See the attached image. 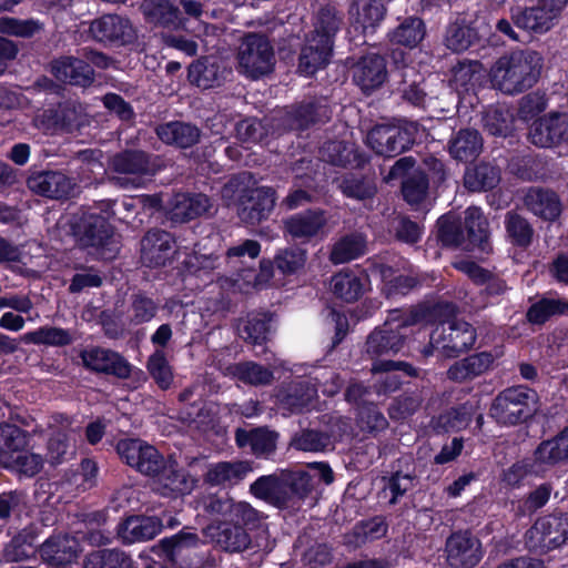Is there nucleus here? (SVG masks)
Returning <instances> with one entry per match:
<instances>
[{"mask_svg": "<svg viewBox=\"0 0 568 568\" xmlns=\"http://www.w3.org/2000/svg\"><path fill=\"white\" fill-rule=\"evenodd\" d=\"M393 93L402 101L414 106L423 108L426 102L427 92L425 88V78L415 67L403 65L394 72Z\"/></svg>", "mask_w": 568, "mask_h": 568, "instance_id": "23", "label": "nucleus"}, {"mask_svg": "<svg viewBox=\"0 0 568 568\" xmlns=\"http://www.w3.org/2000/svg\"><path fill=\"white\" fill-rule=\"evenodd\" d=\"M90 32L97 41L115 45L129 44L136 38L131 21L119 14H104L93 20Z\"/></svg>", "mask_w": 568, "mask_h": 568, "instance_id": "17", "label": "nucleus"}, {"mask_svg": "<svg viewBox=\"0 0 568 568\" xmlns=\"http://www.w3.org/2000/svg\"><path fill=\"white\" fill-rule=\"evenodd\" d=\"M52 429L47 442L45 460L51 466H58L69 462L75 454L72 443L71 419L62 414H55L49 422Z\"/></svg>", "mask_w": 568, "mask_h": 568, "instance_id": "15", "label": "nucleus"}, {"mask_svg": "<svg viewBox=\"0 0 568 568\" xmlns=\"http://www.w3.org/2000/svg\"><path fill=\"white\" fill-rule=\"evenodd\" d=\"M448 152L457 161L471 162L483 151V138L476 129H460L448 141Z\"/></svg>", "mask_w": 568, "mask_h": 568, "instance_id": "37", "label": "nucleus"}, {"mask_svg": "<svg viewBox=\"0 0 568 568\" xmlns=\"http://www.w3.org/2000/svg\"><path fill=\"white\" fill-rule=\"evenodd\" d=\"M27 186L37 195L61 201L73 196L77 182L62 171L43 170L31 173L27 179Z\"/></svg>", "mask_w": 568, "mask_h": 568, "instance_id": "13", "label": "nucleus"}, {"mask_svg": "<svg viewBox=\"0 0 568 568\" xmlns=\"http://www.w3.org/2000/svg\"><path fill=\"white\" fill-rule=\"evenodd\" d=\"M429 181L425 172L416 170L402 182L404 200L409 204L422 203L428 193Z\"/></svg>", "mask_w": 568, "mask_h": 568, "instance_id": "61", "label": "nucleus"}, {"mask_svg": "<svg viewBox=\"0 0 568 568\" xmlns=\"http://www.w3.org/2000/svg\"><path fill=\"white\" fill-rule=\"evenodd\" d=\"M437 237L444 246L463 247L465 243V231L463 220L454 214L442 215L437 221Z\"/></svg>", "mask_w": 568, "mask_h": 568, "instance_id": "52", "label": "nucleus"}, {"mask_svg": "<svg viewBox=\"0 0 568 568\" xmlns=\"http://www.w3.org/2000/svg\"><path fill=\"white\" fill-rule=\"evenodd\" d=\"M146 368L162 389H168L173 382L172 368L163 349H155L149 357Z\"/></svg>", "mask_w": 568, "mask_h": 568, "instance_id": "63", "label": "nucleus"}, {"mask_svg": "<svg viewBox=\"0 0 568 568\" xmlns=\"http://www.w3.org/2000/svg\"><path fill=\"white\" fill-rule=\"evenodd\" d=\"M542 57L534 50H516L504 54L491 65L489 77L495 89L505 94H518L538 81Z\"/></svg>", "mask_w": 568, "mask_h": 568, "instance_id": "2", "label": "nucleus"}, {"mask_svg": "<svg viewBox=\"0 0 568 568\" xmlns=\"http://www.w3.org/2000/svg\"><path fill=\"white\" fill-rule=\"evenodd\" d=\"M415 131L413 125L376 124L368 131L366 143L376 154L394 158L413 146Z\"/></svg>", "mask_w": 568, "mask_h": 568, "instance_id": "9", "label": "nucleus"}, {"mask_svg": "<svg viewBox=\"0 0 568 568\" xmlns=\"http://www.w3.org/2000/svg\"><path fill=\"white\" fill-rule=\"evenodd\" d=\"M320 158L335 166L362 168L367 162V156L358 150L353 142L327 141L320 149Z\"/></svg>", "mask_w": 568, "mask_h": 568, "instance_id": "33", "label": "nucleus"}, {"mask_svg": "<svg viewBox=\"0 0 568 568\" xmlns=\"http://www.w3.org/2000/svg\"><path fill=\"white\" fill-rule=\"evenodd\" d=\"M425 34L424 21L418 17H408L390 32L389 39L393 43L415 48L424 39Z\"/></svg>", "mask_w": 568, "mask_h": 568, "instance_id": "53", "label": "nucleus"}, {"mask_svg": "<svg viewBox=\"0 0 568 568\" xmlns=\"http://www.w3.org/2000/svg\"><path fill=\"white\" fill-rule=\"evenodd\" d=\"M338 190L348 199L372 200L377 193L375 179L357 173H346L338 181Z\"/></svg>", "mask_w": 568, "mask_h": 568, "instance_id": "45", "label": "nucleus"}, {"mask_svg": "<svg viewBox=\"0 0 568 568\" xmlns=\"http://www.w3.org/2000/svg\"><path fill=\"white\" fill-rule=\"evenodd\" d=\"M476 40V30L465 21H456L447 27L445 44L454 52L467 50Z\"/></svg>", "mask_w": 568, "mask_h": 568, "instance_id": "58", "label": "nucleus"}, {"mask_svg": "<svg viewBox=\"0 0 568 568\" xmlns=\"http://www.w3.org/2000/svg\"><path fill=\"white\" fill-rule=\"evenodd\" d=\"M317 386L311 381H298L278 390L276 398L281 408L291 414L302 413L317 397Z\"/></svg>", "mask_w": 568, "mask_h": 568, "instance_id": "35", "label": "nucleus"}, {"mask_svg": "<svg viewBox=\"0 0 568 568\" xmlns=\"http://www.w3.org/2000/svg\"><path fill=\"white\" fill-rule=\"evenodd\" d=\"M331 115L332 110L326 99H318L286 108L278 120L285 130L302 131L313 124L328 121Z\"/></svg>", "mask_w": 568, "mask_h": 568, "instance_id": "14", "label": "nucleus"}, {"mask_svg": "<svg viewBox=\"0 0 568 568\" xmlns=\"http://www.w3.org/2000/svg\"><path fill=\"white\" fill-rule=\"evenodd\" d=\"M568 316V300L541 298L527 310L526 318L532 325H542L552 316Z\"/></svg>", "mask_w": 568, "mask_h": 568, "instance_id": "47", "label": "nucleus"}, {"mask_svg": "<svg viewBox=\"0 0 568 568\" xmlns=\"http://www.w3.org/2000/svg\"><path fill=\"white\" fill-rule=\"evenodd\" d=\"M162 523L153 516H131L118 526V536L123 544L144 542L156 537Z\"/></svg>", "mask_w": 568, "mask_h": 568, "instance_id": "32", "label": "nucleus"}, {"mask_svg": "<svg viewBox=\"0 0 568 568\" xmlns=\"http://www.w3.org/2000/svg\"><path fill=\"white\" fill-rule=\"evenodd\" d=\"M332 50L333 44L327 40L310 36L300 54L298 70L306 75L314 74L327 64Z\"/></svg>", "mask_w": 568, "mask_h": 568, "instance_id": "39", "label": "nucleus"}, {"mask_svg": "<svg viewBox=\"0 0 568 568\" xmlns=\"http://www.w3.org/2000/svg\"><path fill=\"white\" fill-rule=\"evenodd\" d=\"M239 67L252 79L271 73L275 65L274 49L268 38L261 33L243 37L237 52Z\"/></svg>", "mask_w": 568, "mask_h": 568, "instance_id": "8", "label": "nucleus"}, {"mask_svg": "<svg viewBox=\"0 0 568 568\" xmlns=\"http://www.w3.org/2000/svg\"><path fill=\"white\" fill-rule=\"evenodd\" d=\"M396 371H404L407 375H415V368L404 362L379 361L374 363L373 373H384L375 384L377 394H388L398 389L402 381Z\"/></svg>", "mask_w": 568, "mask_h": 568, "instance_id": "44", "label": "nucleus"}, {"mask_svg": "<svg viewBox=\"0 0 568 568\" xmlns=\"http://www.w3.org/2000/svg\"><path fill=\"white\" fill-rule=\"evenodd\" d=\"M407 322H386L381 329H375L367 338V353L372 355H383L389 352H398L404 343Z\"/></svg>", "mask_w": 568, "mask_h": 568, "instance_id": "30", "label": "nucleus"}, {"mask_svg": "<svg viewBox=\"0 0 568 568\" xmlns=\"http://www.w3.org/2000/svg\"><path fill=\"white\" fill-rule=\"evenodd\" d=\"M357 425L361 430L376 435L387 428L388 422L377 406L369 403L359 406L357 413Z\"/></svg>", "mask_w": 568, "mask_h": 568, "instance_id": "64", "label": "nucleus"}, {"mask_svg": "<svg viewBox=\"0 0 568 568\" xmlns=\"http://www.w3.org/2000/svg\"><path fill=\"white\" fill-rule=\"evenodd\" d=\"M161 544L168 559L174 565L183 556L185 550L199 547L202 540L196 532L182 529L176 535L164 538ZM203 544H205L204 540Z\"/></svg>", "mask_w": 568, "mask_h": 568, "instance_id": "55", "label": "nucleus"}, {"mask_svg": "<svg viewBox=\"0 0 568 568\" xmlns=\"http://www.w3.org/2000/svg\"><path fill=\"white\" fill-rule=\"evenodd\" d=\"M568 539V514L549 515L539 518L526 532V544L530 549L550 550L564 545Z\"/></svg>", "mask_w": 568, "mask_h": 568, "instance_id": "11", "label": "nucleus"}, {"mask_svg": "<svg viewBox=\"0 0 568 568\" xmlns=\"http://www.w3.org/2000/svg\"><path fill=\"white\" fill-rule=\"evenodd\" d=\"M155 490L163 497H178L190 494L197 480L181 468L176 460L164 459V466L155 474Z\"/></svg>", "mask_w": 568, "mask_h": 568, "instance_id": "20", "label": "nucleus"}, {"mask_svg": "<svg viewBox=\"0 0 568 568\" xmlns=\"http://www.w3.org/2000/svg\"><path fill=\"white\" fill-rule=\"evenodd\" d=\"M387 74L385 58L378 53H367L353 65V80L365 93L382 87Z\"/></svg>", "mask_w": 568, "mask_h": 568, "instance_id": "24", "label": "nucleus"}, {"mask_svg": "<svg viewBox=\"0 0 568 568\" xmlns=\"http://www.w3.org/2000/svg\"><path fill=\"white\" fill-rule=\"evenodd\" d=\"M499 181V169L487 162H480L473 168H468L464 174V185L470 192L491 190Z\"/></svg>", "mask_w": 568, "mask_h": 568, "instance_id": "46", "label": "nucleus"}, {"mask_svg": "<svg viewBox=\"0 0 568 568\" xmlns=\"http://www.w3.org/2000/svg\"><path fill=\"white\" fill-rule=\"evenodd\" d=\"M463 224L466 237L464 250L478 251L485 254L491 252L488 221L479 207H468L465 211Z\"/></svg>", "mask_w": 568, "mask_h": 568, "instance_id": "29", "label": "nucleus"}, {"mask_svg": "<svg viewBox=\"0 0 568 568\" xmlns=\"http://www.w3.org/2000/svg\"><path fill=\"white\" fill-rule=\"evenodd\" d=\"M134 561L121 549H102L89 554L83 568H133Z\"/></svg>", "mask_w": 568, "mask_h": 568, "instance_id": "51", "label": "nucleus"}, {"mask_svg": "<svg viewBox=\"0 0 568 568\" xmlns=\"http://www.w3.org/2000/svg\"><path fill=\"white\" fill-rule=\"evenodd\" d=\"M348 16L351 22L365 32L374 30L384 20L386 7L382 0H352Z\"/></svg>", "mask_w": 568, "mask_h": 568, "instance_id": "38", "label": "nucleus"}, {"mask_svg": "<svg viewBox=\"0 0 568 568\" xmlns=\"http://www.w3.org/2000/svg\"><path fill=\"white\" fill-rule=\"evenodd\" d=\"M367 251V237L364 233L354 231L341 236L329 252V261L333 264L348 263L356 260Z\"/></svg>", "mask_w": 568, "mask_h": 568, "instance_id": "42", "label": "nucleus"}, {"mask_svg": "<svg viewBox=\"0 0 568 568\" xmlns=\"http://www.w3.org/2000/svg\"><path fill=\"white\" fill-rule=\"evenodd\" d=\"M212 207L211 199L205 194L180 193L172 197L166 216L172 223H185L210 213Z\"/></svg>", "mask_w": 568, "mask_h": 568, "instance_id": "27", "label": "nucleus"}, {"mask_svg": "<svg viewBox=\"0 0 568 568\" xmlns=\"http://www.w3.org/2000/svg\"><path fill=\"white\" fill-rule=\"evenodd\" d=\"M251 174L242 172L233 175L223 186V197H237L239 216L242 222L255 225L266 220L272 213L276 196L275 190L271 186H261L254 190L248 189Z\"/></svg>", "mask_w": 568, "mask_h": 568, "instance_id": "4", "label": "nucleus"}, {"mask_svg": "<svg viewBox=\"0 0 568 568\" xmlns=\"http://www.w3.org/2000/svg\"><path fill=\"white\" fill-rule=\"evenodd\" d=\"M252 466L248 462H220L210 465L205 481L213 486H233L243 480Z\"/></svg>", "mask_w": 568, "mask_h": 568, "instance_id": "41", "label": "nucleus"}, {"mask_svg": "<svg viewBox=\"0 0 568 568\" xmlns=\"http://www.w3.org/2000/svg\"><path fill=\"white\" fill-rule=\"evenodd\" d=\"M161 169L159 158L142 150H124L115 153L109 162L110 183L125 189L142 187L146 180Z\"/></svg>", "mask_w": 568, "mask_h": 568, "instance_id": "5", "label": "nucleus"}, {"mask_svg": "<svg viewBox=\"0 0 568 568\" xmlns=\"http://www.w3.org/2000/svg\"><path fill=\"white\" fill-rule=\"evenodd\" d=\"M476 342V331L467 322L457 318L448 320L438 325L430 335V345L424 355L438 352L444 357H456L470 348Z\"/></svg>", "mask_w": 568, "mask_h": 568, "instance_id": "7", "label": "nucleus"}, {"mask_svg": "<svg viewBox=\"0 0 568 568\" xmlns=\"http://www.w3.org/2000/svg\"><path fill=\"white\" fill-rule=\"evenodd\" d=\"M285 480L276 476H261L250 487L251 493L277 507L285 506Z\"/></svg>", "mask_w": 568, "mask_h": 568, "instance_id": "48", "label": "nucleus"}, {"mask_svg": "<svg viewBox=\"0 0 568 568\" xmlns=\"http://www.w3.org/2000/svg\"><path fill=\"white\" fill-rule=\"evenodd\" d=\"M342 21L343 17L335 7H323L318 11L315 29L311 36L327 40L328 43L334 44V38L341 28Z\"/></svg>", "mask_w": 568, "mask_h": 568, "instance_id": "57", "label": "nucleus"}, {"mask_svg": "<svg viewBox=\"0 0 568 568\" xmlns=\"http://www.w3.org/2000/svg\"><path fill=\"white\" fill-rule=\"evenodd\" d=\"M199 504L211 523L202 529L205 544L226 552H242L251 546L247 528H255L262 515L246 501H236L227 494L203 495Z\"/></svg>", "mask_w": 568, "mask_h": 568, "instance_id": "1", "label": "nucleus"}, {"mask_svg": "<svg viewBox=\"0 0 568 568\" xmlns=\"http://www.w3.org/2000/svg\"><path fill=\"white\" fill-rule=\"evenodd\" d=\"M226 374L253 386L268 385L273 381L272 371L254 362L231 365L226 368Z\"/></svg>", "mask_w": 568, "mask_h": 568, "instance_id": "50", "label": "nucleus"}, {"mask_svg": "<svg viewBox=\"0 0 568 568\" xmlns=\"http://www.w3.org/2000/svg\"><path fill=\"white\" fill-rule=\"evenodd\" d=\"M534 460L548 467L568 460V426L554 438L541 442L534 453Z\"/></svg>", "mask_w": 568, "mask_h": 568, "instance_id": "43", "label": "nucleus"}, {"mask_svg": "<svg viewBox=\"0 0 568 568\" xmlns=\"http://www.w3.org/2000/svg\"><path fill=\"white\" fill-rule=\"evenodd\" d=\"M415 478L409 474L396 471L389 477H383V489L381 495L388 498V503L395 505L414 486Z\"/></svg>", "mask_w": 568, "mask_h": 568, "instance_id": "62", "label": "nucleus"}, {"mask_svg": "<svg viewBox=\"0 0 568 568\" xmlns=\"http://www.w3.org/2000/svg\"><path fill=\"white\" fill-rule=\"evenodd\" d=\"M537 393L523 385L501 390L493 400L489 415L501 425H517L536 412Z\"/></svg>", "mask_w": 568, "mask_h": 568, "instance_id": "6", "label": "nucleus"}, {"mask_svg": "<svg viewBox=\"0 0 568 568\" xmlns=\"http://www.w3.org/2000/svg\"><path fill=\"white\" fill-rule=\"evenodd\" d=\"M116 453L128 466L145 476H155L164 466V457L149 443L139 438L118 442Z\"/></svg>", "mask_w": 568, "mask_h": 568, "instance_id": "10", "label": "nucleus"}, {"mask_svg": "<svg viewBox=\"0 0 568 568\" xmlns=\"http://www.w3.org/2000/svg\"><path fill=\"white\" fill-rule=\"evenodd\" d=\"M50 70L58 80L82 88L90 87L95 79L94 70L82 57H60L51 62Z\"/></svg>", "mask_w": 568, "mask_h": 568, "instance_id": "25", "label": "nucleus"}, {"mask_svg": "<svg viewBox=\"0 0 568 568\" xmlns=\"http://www.w3.org/2000/svg\"><path fill=\"white\" fill-rule=\"evenodd\" d=\"M278 434L266 427H258L251 430L239 428L235 433V440L239 447H250L257 457H266L276 448Z\"/></svg>", "mask_w": 568, "mask_h": 568, "instance_id": "40", "label": "nucleus"}, {"mask_svg": "<svg viewBox=\"0 0 568 568\" xmlns=\"http://www.w3.org/2000/svg\"><path fill=\"white\" fill-rule=\"evenodd\" d=\"M524 204L529 212L545 221L552 222L562 212L558 194L549 189L529 187L524 196Z\"/></svg>", "mask_w": 568, "mask_h": 568, "instance_id": "34", "label": "nucleus"}, {"mask_svg": "<svg viewBox=\"0 0 568 568\" xmlns=\"http://www.w3.org/2000/svg\"><path fill=\"white\" fill-rule=\"evenodd\" d=\"M81 547L78 539L69 535L52 536L40 547L41 558L54 566H62L74 561Z\"/></svg>", "mask_w": 568, "mask_h": 568, "instance_id": "36", "label": "nucleus"}, {"mask_svg": "<svg viewBox=\"0 0 568 568\" xmlns=\"http://www.w3.org/2000/svg\"><path fill=\"white\" fill-rule=\"evenodd\" d=\"M446 554L452 568H473L483 557L480 541L468 531L454 532L446 541Z\"/></svg>", "mask_w": 568, "mask_h": 568, "instance_id": "19", "label": "nucleus"}, {"mask_svg": "<svg viewBox=\"0 0 568 568\" xmlns=\"http://www.w3.org/2000/svg\"><path fill=\"white\" fill-rule=\"evenodd\" d=\"M284 232L294 240L308 241L326 226L327 217L324 210H306L284 220Z\"/></svg>", "mask_w": 568, "mask_h": 568, "instance_id": "28", "label": "nucleus"}, {"mask_svg": "<svg viewBox=\"0 0 568 568\" xmlns=\"http://www.w3.org/2000/svg\"><path fill=\"white\" fill-rule=\"evenodd\" d=\"M21 341L26 344L65 346L72 343V336L68 329L53 326H42L22 335Z\"/></svg>", "mask_w": 568, "mask_h": 568, "instance_id": "56", "label": "nucleus"}, {"mask_svg": "<svg viewBox=\"0 0 568 568\" xmlns=\"http://www.w3.org/2000/svg\"><path fill=\"white\" fill-rule=\"evenodd\" d=\"M173 236L159 229L150 230L141 240V261L148 267L165 266L175 253Z\"/></svg>", "mask_w": 568, "mask_h": 568, "instance_id": "22", "label": "nucleus"}, {"mask_svg": "<svg viewBox=\"0 0 568 568\" xmlns=\"http://www.w3.org/2000/svg\"><path fill=\"white\" fill-rule=\"evenodd\" d=\"M529 140L540 148H552L568 141V116L549 113L532 123Z\"/></svg>", "mask_w": 568, "mask_h": 568, "instance_id": "21", "label": "nucleus"}, {"mask_svg": "<svg viewBox=\"0 0 568 568\" xmlns=\"http://www.w3.org/2000/svg\"><path fill=\"white\" fill-rule=\"evenodd\" d=\"M559 13L547 0H536L530 6L511 8L514 24L523 31L542 34L548 32L558 21Z\"/></svg>", "mask_w": 568, "mask_h": 568, "instance_id": "12", "label": "nucleus"}, {"mask_svg": "<svg viewBox=\"0 0 568 568\" xmlns=\"http://www.w3.org/2000/svg\"><path fill=\"white\" fill-rule=\"evenodd\" d=\"M29 433L10 423L0 424V455L13 457L22 452L29 444Z\"/></svg>", "mask_w": 568, "mask_h": 568, "instance_id": "54", "label": "nucleus"}, {"mask_svg": "<svg viewBox=\"0 0 568 568\" xmlns=\"http://www.w3.org/2000/svg\"><path fill=\"white\" fill-rule=\"evenodd\" d=\"M44 24L38 19L0 18V33L18 38H32L43 31Z\"/></svg>", "mask_w": 568, "mask_h": 568, "instance_id": "60", "label": "nucleus"}, {"mask_svg": "<svg viewBox=\"0 0 568 568\" xmlns=\"http://www.w3.org/2000/svg\"><path fill=\"white\" fill-rule=\"evenodd\" d=\"M83 108L75 101H63L34 118L36 126L45 132H71L82 124Z\"/></svg>", "mask_w": 568, "mask_h": 568, "instance_id": "16", "label": "nucleus"}, {"mask_svg": "<svg viewBox=\"0 0 568 568\" xmlns=\"http://www.w3.org/2000/svg\"><path fill=\"white\" fill-rule=\"evenodd\" d=\"M83 365L90 371L113 375L118 378H128L131 375L132 365L119 353L92 346L80 354Z\"/></svg>", "mask_w": 568, "mask_h": 568, "instance_id": "18", "label": "nucleus"}, {"mask_svg": "<svg viewBox=\"0 0 568 568\" xmlns=\"http://www.w3.org/2000/svg\"><path fill=\"white\" fill-rule=\"evenodd\" d=\"M483 123L489 134L506 136L513 131L514 114L504 106L490 108L485 112Z\"/></svg>", "mask_w": 568, "mask_h": 568, "instance_id": "59", "label": "nucleus"}, {"mask_svg": "<svg viewBox=\"0 0 568 568\" xmlns=\"http://www.w3.org/2000/svg\"><path fill=\"white\" fill-rule=\"evenodd\" d=\"M72 234L82 247L103 260H112L120 252V236L105 216L82 211L70 220Z\"/></svg>", "mask_w": 568, "mask_h": 568, "instance_id": "3", "label": "nucleus"}, {"mask_svg": "<svg viewBox=\"0 0 568 568\" xmlns=\"http://www.w3.org/2000/svg\"><path fill=\"white\" fill-rule=\"evenodd\" d=\"M231 73L216 57H202L191 63L187 78L201 89L220 87Z\"/></svg>", "mask_w": 568, "mask_h": 568, "instance_id": "31", "label": "nucleus"}, {"mask_svg": "<svg viewBox=\"0 0 568 568\" xmlns=\"http://www.w3.org/2000/svg\"><path fill=\"white\" fill-rule=\"evenodd\" d=\"M508 241L518 247L526 248L532 243L534 227L530 222L515 211H509L504 220Z\"/></svg>", "mask_w": 568, "mask_h": 568, "instance_id": "49", "label": "nucleus"}, {"mask_svg": "<svg viewBox=\"0 0 568 568\" xmlns=\"http://www.w3.org/2000/svg\"><path fill=\"white\" fill-rule=\"evenodd\" d=\"M155 134L161 142L176 149H190L202 138V130L192 122L169 121L155 126Z\"/></svg>", "mask_w": 568, "mask_h": 568, "instance_id": "26", "label": "nucleus"}]
</instances>
